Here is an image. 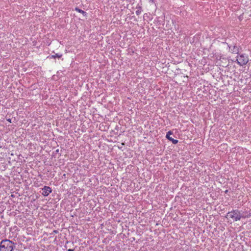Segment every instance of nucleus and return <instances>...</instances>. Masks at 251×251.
I'll return each instance as SVG.
<instances>
[{
	"label": "nucleus",
	"instance_id": "1",
	"mask_svg": "<svg viewBox=\"0 0 251 251\" xmlns=\"http://www.w3.org/2000/svg\"><path fill=\"white\" fill-rule=\"evenodd\" d=\"M15 247V244L9 239L2 240L0 243L1 251H13Z\"/></svg>",
	"mask_w": 251,
	"mask_h": 251
},
{
	"label": "nucleus",
	"instance_id": "2",
	"mask_svg": "<svg viewBox=\"0 0 251 251\" xmlns=\"http://www.w3.org/2000/svg\"><path fill=\"white\" fill-rule=\"evenodd\" d=\"M240 211L238 209L232 210L231 211L228 212L226 217H229L231 218L233 221H237L240 220Z\"/></svg>",
	"mask_w": 251,
	"mask_h": 251
},
{
	"label": "nucleus",
	"instance_id": "3",
	"mask_svg": "<svg viewBox=\"0 0 251 251\" xmlns=\"http://www.w3.org/2000/svg\"><path fill=\"white\" fill-rule=\"evenodd\" d=\"M237 61L240 66L246 65L249 61L248 56L246 54H242L237 56Z\"/></svg>",
	"mask_w": 251,
	"mask_h": 251
},
{
	"label": "nucleus",
	"instance_id": "4",
	"mask_svg": "<svg viewBox=\"0 0 251 251\" xmlns=\"http://www.w3.org/2000/svg\"><path fill=\"white\" fill-rule=\"evenodd\" d=\"M226 44L230 52L232 53L238 54L239 48L236 46L235 43L229 44L228 43H226Z\"/></svg>",
	"mask_w": 251,
	"mask_h": 251
},
{
	"label": "nucleus",
	"instance_id": "5",
	"mask_svg": "<svg viewBox=\"0 0 251 251\" xmlns=\"http://www.w3.org/2000/svg\"><path fill=\"white\" fill-rule=\"evenodd\" d=\"M42 195L45 196V197H47L48 196H49V195L52 192V189L51 188L49 187V186H45L43 188H42Z\"/></svg>",
	"mask_w": 251,
	"mask_h": 251
},
{
	"label": "nucleus",
	"instance_id": "6",
	"mask_svg": "<svg viewBox=\"0 0 251 251\" xmlns=\"http://www.w3.org/2000/svg\"><path fill=\"white\" fill-rule=\"evenodd\" d=\"M240 220L241 219H246L249 218L251 216V213L250 212H248L247 211H242L240 210Z\"/></svg>",
	"mask_w": 251,
	"mask_h": 251
},
{
	"label": "nucleus",
	"instance_id": "7",
	"mask_svg": "<svg viewBox=\"0 0 251 251\" xmlns=\"http://www.w3.org/2000/svg\"><path fill=\"white\" fill-rule=\"evenodd\" d=\"M172 134H173V132H172V131H169L166 134V138L168 139L169 141H171L174 144H177L178 142V140L176 139H174L173 138V137H171L170 135Z\"/></svg>",
	"mask_w": 251,
	"mask_h": 251
},
{
	"label": "nucleus",
	"instance_id": "8",
	"mask_svg": "<svg viewBox=\"0 0 251 251\" xmlns=\"http://www.w3.org/2000/svg\"><path fill=\"white\" fill-rule=\"evenodd\" d=\"M62 56V54L61 53H55L54 54L50 55L48 56L47 58L50 59H54L56 58H60Z\"/></svg>",
	"mask_w": 251,
	"mask_h": 251
},
{
	"label": "nucleus",
	"instance_id": "9",
	"mask_svg": "<svg viewBox=\"0 0 251 251\" xmlns=\"http://www.w3.org/2000/svg\"><path fill=\"white\" fill-rule=\"evenodd\" d=\"M75 10L79 13H81L84 16H87V13L85 11L82 10V9L79 8L78 7H75Z\"/></svg>",
	"mask_w": 251,
	"mask_h": 251
},
{
	"label": "nucleus",
	"instance_id": "10",
	"mask_svg": "<svg viewBox=\"0 0 251 251\" xmlns=\"http://www.w3.org/2000/svg\"><path fill=\"white\" fill-rule=\"evenodd\" d=\"M139 9L136 11V14L138 16L140 15L141 13V7H139Z\"/></svg>",
	"mask_w": 251,
	"mask_h": 251
},
{
	"label": "nucleus",
	"instance_id": "11",
	"mask_svg": "<svg viewBox=\"0 0 251 251\" xmlns=\"http://www.w3.org/2000/svg\"><path fill=\"white\" fill-rule=\"evenodd\" d=\"M149 1L151 2L152 4H155V0H149Z\"/></svg>",
	"mask_w": 251,
	"mask_h": 251
},
{
	"label": "nucleus",
	"instance_id": "12",
	"mask_svg": "<svg viewBox=\"0 0 251 251\" xmlns=\"http://www.w3.org/2000/svg\"><path fill=\"white\" fill-rule=\"evenodd\" d=\"M6 120L10 123H11V119L10 118L6 119Z\"/></svg>",
	"mask_w": 251,
	"mask_h": 251
},
{
	"label": "nucleus",
	"instance_id": "13",
	"mask_svg": "<svg viewBox=\"0 0 251 251\" xmlns=\"http://www.w3.org/2000/svg\"><path fill=\"white\" fill-rule=\"evenodd\" d=\"M59 152V149H57L55 151V153L56 154V153H58Z\"/></svg>",
	"mask_w": 251,
	"mask_h": 251
},
{
	"label": "nucleus",
	"instance_id": "14",
	"mask_svg": "<svg viewBox=\"0 0 251 251\" xmlns=\"http://www.w3.org/2000/svg\"><path fill=\"white\" fill-rule=\"evenodd\" d=\"M67 251H74V249H69L67 250Z\"/></svg>",
	"mask_w": 251,
	"mask_h": 251
},
{
	"label": "nucleus",
	"instance_id": "15",
	"mask_svg": "<svg viewBox=\"0 0 251 251\" xmlns=\"http://www.w3.org/2000/svg\"><path fill=\"white\" fill-rule=\"evenodd\" d=\"M228 192V190H226L225 191V193H227Z\"/></svg>",
	"mask_w": 251,
	"mask_h": 251
},
{
	"label": "nucleus",
	"instance_id": "16",
	"mask_svg": "<svg viewBox=\"0 0 251 251\" xmlns=\"http://www.w3.org/2000/svg\"><path fill=\"white\" fill-rule=\"evenodd\" d=\"M11 197L13 198L14 197V195H11Z\"/></svg>",
	"mask_w": 251,
	"mask_h": 251
},
{
	"label": "nucleus",
	"instance_id": "17",
	"mask_svg": "<svg viewBox=\"0 0 251 251\" xmlns=\"http://www.w3.org/2000/svg\"><path fill=\"white\" fill-rule=\"evenodd\" d=\"M54 232L55 233H57V230H54Z\"/></svg>",
	"mask_w": 251,
	"mask_h": 251
}]
</instances>
